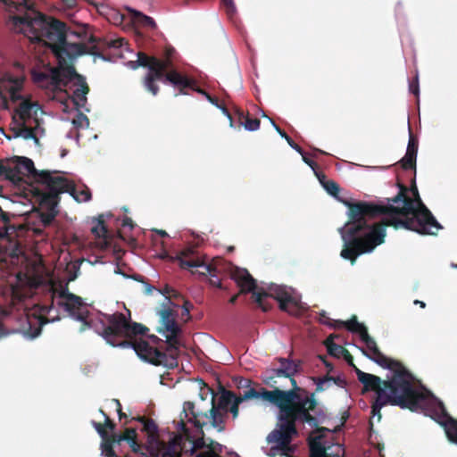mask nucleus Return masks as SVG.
Segmentation results:
<instances>
[{
	"instance_id": "47",
	"label": "nucleus",
	"mask_w": 457,
	"mask_h": 457,
	"mask_svg": "<svg viewBox=\"0 0 457 457\" xmlns=\"http://www.w3.org/2000/svg\"><path fill=\"white\" fill-rule=\"evenodd\" d=\"M409 90L413 95H415L417 96H419L420 87H419V77H418V74H416L415 78L410 82V84H409Z\"/></svg>"
},
{
	"instance_id": "11",
	"label": "nucleus",
	"mask_w": 457,
	"mask_h": 457,
	"mask_svg": "<svg viewBox=\"0 0 457 457\" xmlns=\"http://www.w3.org/2000/svg\"><path fill=\"white\" fill-rule=\"evenodd\" d=\"M254 302L263 311L268 312L271 309L270 299L278 302L279 308L291 315L298 316L301 314V304L299 300L295 297L286 287L277 286L270 293L265 291L253 292Z\"/></svg>"
},
{
	"instance_id": "9",
	"label": "nucleus",
	"mask_w": 457,
	"mask_h": 457,
	"mask_svg": "<svg viewBox=\"0 0 457 457\" xmlns=\"http://www.w3.org/2000/svg\"><path fill=\"white\" fill-rule=\"evenodd\" d=\"M112 346H129L137 355L153 365H162L169 369L178 366L180 345H112ZM187 345H181L186 348Z\"/></svg>"
},
{
	"instance_id": "8",
	"label": "nucleus",
	"mask_w": 457,
	"mask_h": 457,
	"mask_svg": "<svg viewBox=\"0 0 457 457\" xmlns=\"http://www.w3.org/2000/svg\"><path fill=\"white\" fill-rule=\"evenodd\" d=\"M174 260L178 261L181 269H200L192 270V273H198L204 277L210 276L209 282L212 286L220 289L223 288L221 279L219 278V274L221 272L220 265L223 262L221 259H212L209 262L207 256L199 255L194 246H188L179 252Z\"/></svg>"
},
{
	"instance_id": "19",
	"label": "nucleus",
	"mask_w": 457,
	"mask_h": 457,
	"mask_svg": "<svg viewBox=\"0 0 457 457\" xmlns=\"http://www.w3.org/2000/svg\"><path fill=\"white\" fill-rule=\"evenodd\" d=\"M91 46H88L82 42H74L71 43L67 40V37L63 39V44H61L60 46H57V49L54 53L58 58L59 62L62 63V61L64 62L66 61L71 62L76 57L89 54V50Z\"/></svg>"
},
{
	"instance_id": "32",
	"label": "nucleus",
	"mask_w": 457,
	"mask_h": 457,
	"mask_svg": "<svg viewBox=\"0 0 457 457\" xmlns=\"http://www.w3.org/2000/svg\"><path fill=\"white\" fill-rule=\"evenodd\" d=\"M266 393H288V390L283 391V390H280L279 388H276L272 391H269V390H266L265 388H262L261 392H258L254 388L250 387L247 390H245L243 395H240L238 396V398L242 402H244L245 400L253 399V398H256V399L262 398L265 401L270 402V400L266 398V395H265Z\"/></svg>"
},
{
	"instance_id": "31",
	"label": "nucleus",
	"mask_w": 457,
	"mask_h": 457,
	"mask_svg": "<svg viewBox=\"0 0 457 457\" xmlns=\"http://www.w3.org/2000/svg\"><path fill=\"white\" fill-rule=\"evenodd\" d=\"M51 303L44 304L40 306L39 313L37 316L38 323L40 327L44 324L48 323L49 321H54L59 320L58 316L51 315V312L54 311V293L50 295Z\"/></svg>"
},
{
	"instance_id": "57",
	"label": "nucleus",
	"mask_w": 457,
	"mask_h": 457,
	"mask_svg": "<svg viewBox=\"0 0 457 457\" xmlns=\"http://www.w3.org/2000/svg\"><path fill=\"white\" fill-rule=\"evenodd\" d=\"M301 155L303 156V162H304L306 164H308L310 167L313 168V167L316 165V163H315L312 160H311L310 158H308V157L305 155V153H304V152H303V154H301Z\"/></svg>"
},
{
	"instance_id": "33",
	"label": "nucleus",
	"mask_w": 457,
	"mask_h": 457,
	"mask_svg": "<svg viewBox=\"0 0 457 457\" xmlns=\"http://www.w3.org/2000/svg\"><path fill=\"white\" fill-rule=\"evenodd\" d=\"M445 420L442 422V425L445 428L446 436L448 439L457 445V420L453 418L445 415Z\"/></svg>"
},
{
	"instance_id": "53",
	"label": "nucleus",
	"mask_w": 457,
	"mask_h": 457,
	"mask_svg": "<svg viewBox=\"0 0 457 457\" xmlns=\"http://www.w3.org/2000/svg\"><path fill=\"white\" fill-rule=\"evenodd\" d=\"M235 112L237 116L239 124L243 125L244 121L245 120V118L248 116V114H245V112L239 108H237L235 110Z\"/></svg>"
},
{
	"instance_id": "17",
	"label": "nucleus",
	"mask_w": 457,
	"mask_h": 457,
	"mask_svg": "<svg viewBox=\"0 0 457 457\" xmlns=\"http://www.w3.org/2000/svg\"><path fill=\"white\" fill-rule=\"evenodd\" d=\"M21 102L16 107L12 120L14 123H30L32 120L36 127H39L40 122L37 118V113L40 111V105L37 102H32L29 99H20Z\"/></svg>"
},
{
	"instance_id": "21",
	"label": "nucleus",
	"mask_w": 457,
	"mask_h": 457,
	"mask_svg": "<svg viewBox=\"0 0 457 457\" xmlns=\"http://www.w3.org/2000/svg\"><path fill=\"white\" fill-rule=\"evenodd\" d=\"M337 323L338 324L339 329L345 328L353 335L357 336L361 343H375L369 335L366 325L360 322L356 315H352L349 320H341Z\"/></svg>"
},
{
	"instance_id": "42",
	"label": "nucleus",
	"mask_w": 457,
	"mask_h": 457,
	"mask_svg": "<svg viewBox=\"0 0 457 457\" xmlns=\"http://www.w3.org/2000/svg\"><path fill=\"white\" fill-rule=\"evenodd\" d=\"M331 379H332V377L329 376V375H326L323 378H315L314 381L316 383V392H322V391H324L326 389L325 388V385L327 383L330 382Z\"/></svg>"
},
{
	"instance_id": "16",
	"label": "nucleus",
	"mask_w": 457,
	"mask_h": 457,
	"mask_svg": "<svg viewBox=\"0 0 457 457\" xmlns=\"http://www.w3.org/2000/svg\"><path fill=\"white\" fill-rule=\"evenodd\" d=\"M25 75H14L12 72H4L0 76V95L8 94L12 102L21 98V92L23 89Z\"/></svg>"
},
{
	"instance_id": "14",
	"label": "nucleus",
	"mask_w": 457,
	"mask_h": 457,
	"mask_svg": "<svg viewBox=\"0 0 457 457\" xmlns=\"http://www.w3.org/2000/svg\"><path fill=\"white\" fill-rule=\"evenodd\" d=\"M34 194L41 207L46 209V212H42L40 214L42 222L45 225L51 224L58 213L56 208L60 202V191L54 187H48L45 190L36 188Z\"/></svg>"
},
{
	"instance_id": "62",
	"label": "nucleus",
	"mask_w": 457,
	"mask_h": 457,
	"mask_svg": "<svg viewBox=\"0 0 457 457\" xmlns=\"http://www.w3.org/2000/svg\"><path fill=\"white\" fill-rule=\"evenodd\" d=\"M157 234L160 235L162 237H168V234L165 230H156Z\"/></svg>"
},
{
	"instance_id": "15",
	"label": "nucleus",
	"mask_w": 457,
	"mask_h": 457,
	"mask_svg": "<svg viewBox=\"0 0 457 457\" xmlns=\"http://www.w3.org/2000/svg\"><path fill=\"white\" fill-rule=\"evenodd\" d=\"M58 305L62 306L77 320L86 321L88 311L83 308L81 297L63 289L60 291Z\"/></svg>"
},
{
	"instance_id": "20",
	"label": "nucleus",
	"mask_w": 457,
	"mask_h": 457,
	"mask_svg": "<svg viewBox=\"0 0 457 457\" xmlns=\"http://www.w3.org/2000/svg\"><path fill=\"white\" fill-rule=\"evenodd\" d=\"M57 178L62 179L63 183L53 184L52 187H55L57 191H60V195L62 193H69L77 202H88L91 197L90 189L87 187L83 188H78L71 181L68 179L57 174Z\"/></svg>"
},
{
	"instance_id": "56",
	"label": "nucleus",
	"mask_w": 457,
	"mask_h": 457,
	"mask_svg": "<svg viewBox=\"0 0 457 457\" xmlns=\"http://www.w3.org/2000/svg\"><path fill=\"white\" fill-rule=\"evenodd\" d=\"M250 383H251L250 379L241 378H239L237 386L238 387H248Z\"/></svg>"
},
{
	"instance_id": "30",
	"label": "nucleus",
	"mask_w": 457,
	"mask_h": 457,
	"mask_svg": "<svg viewBox=\"0 0 457 457\" xmlns=\"http://www.w3.org/2000/svg\"><path fill=\"white\" fill-rule=\"evenodd\" d=\"M69 61L65 62L62 61V63L59 62L61 72V79L65 83V86L68 82H78L79 77H83L76 71L75 67L72 64L68 63Z\"/></svg>"
},
{
	"instance_id": "27",
	"label": "nucleus",
	"mask_w": 457,
	"mask_h": 457,
	"mask_svg": "<svg viewBox=\"0 0 457 457\" xmlns=\"http://www.w3.org/2000/svg\"><path fill=\"white\" fill-rule=\"evenodd\" d=\"M358 380L363 385L367 391H374L375 393L383 388L384 381L376 375L363 372L360 370L356 371Z\"/></svg>"
},
{
	"instance_id": "51",
	"label": "nucleus",
	"mask_w": 457,
	"mask_h": 457,
	"mask_svg": "<svg viewBox=\"0 0 457 457\" xmlns=\"http://www.w3.org/2000/svg\"><path fill=\"white\" fill-rule=\"evenodd\" d=\"M242 403L239 398H237L228 408V411L232 413L234 419L238 416L239 412V404Z\"/></svg>"
},
{
	"instance_id": "38",
	"label": "nucleus",
	"mask_w": 457,
	"mask_h": 457,
	"mask_svg": "<svg viewBox=\"0 0 457 457\" xmlns=\"http://www.w3.org/2000/svg\"><path fill=\"white\" fill-rule=\"evenodd\" d=\"M342 320H334L328 316L327 312L322 311L320 312L319 321L321 324L328 326L334 329H339L338 324L337 322L341 321Z\"/></svg>"
},
{
	"instance_id": "4",
	"label": "nucleus",
	"mask_w": 457,
	"mask_h": 457,
	"mask_svg": "<svg viewBox=\"0 0 457 457\" xmlns=\"http://www.w3.org/2000/svg\"><path fill=\"white\" fill-rule=\"evenodd\" d=\"M129 318L122 312H114L106 316V326L103 330V337L110 338H120L119 343H148L144 337L153 340V343H180L186 341L184 332L176 320L177 313L168 305L162 304V308L157 311L160 317L157 332L163 336L162 340L155 335H149V328L130 320V312L128 311Z\"/></svg>"
},
{
	"instance_id": "61",
	"label": "nucleus",
	"mask_w": 457,
	"mask_h": 457,
	"mask_svg": "<svg viewBox=\"0 0 457 457\" xmlns=\"http://www.w3.org/2000/svg\"><path fill=\"white\" fill-rule=\"evenodd\" d=\"M240 295V294L238 293V294L234 295L233 296H231V297H230V299H229V303H230L231 304H235V303H237V298H238V295Z\"/></svg>"
},
{
	"instance_id": "39",
	"label": "nucleus",
	"mask_w": 457,
	"mask_h": 457,
	"mask_svg": "<svg viewBox=\"0 0 457 457\" xmlns=\"http://www.w3.org/2000/svg\"><path fill=\"white\" fill-rule=\"evenodd\" d=\"M323 187L325 190L332 196L338 197L340 187L337 182L334 180H328L325 183H323Z\"/></svg>"
},
{
	"instance_id": "24",
	"label": "nucleus",
	"mask_w": 457,
	"mask_h": 457,
	"mask_svg": "<svg viewBox=\"0 0 457 457\" xmlns=\"http://www.w3.org/2000/svg\"><path fill=\"white\" fill-rule=\"evenodd\" d=\"M88 42L91 44V48L89 50V54L98 56L102 59H104L103 52L108 48H120L125 43L124 38H116L107 40L104 38H97L94 36H90Z\"/></svg>"
},
{
	"instance_id": "35",
	"label": "nucleus",
	"mask_w": 457,
	"mask_h": 457,
	"mask_svg": "<svg viewBox=\"0 0 457 457\" xmlns=\"http://www.w3.org/2000/svg\"><path fill=\"white\" fill-rule=\"evenodd\" d=\"M328 347V353L332 356L339 358L344 356L345 360H352L349 352L344 347V345H325Z\"/></svg>"
},
{
	"instance_id": "37",
	"label": "nucleus",
	"mask_w": 457,
	"mask_h": 457,
	"mask_svg": "<svg viewBox=\"0 0 457 457\" xmlns=\"http://www.w3.org/2000/svg\"><path fill=\"white\" fill-rule=\"evenodd\" d=\"M270 120V122L271 124L273 125L274 129H276V131L282 137H284L287 142L288 143V145L293 148L295 149L296 152H298L300 154H303V148L297 145L286 132L285 130L281 129L279 126H278L275 121L271 119Z\"/></svg>"
},
{
	"instance_id": "49",
	"label": "nucleus",
	"mask_w": 457,
	"mask_h": 457,
	"mask_svg": "<svg viewBox=\"0 0 457 457\" xmlns=\"http://www.w3.org/2000/svg\"><path fill=\"white\" fill-rule=\"evenodd\" d=\"M228 15L231 16L236 12V6L233 0H221Z\"/></svg>"
},
{
	"instance_id": "55",
	"label": "nucleus",
	"mask_w": 457,
	"mask_h": 457,
	"mask_svg": "<svg viewBox=\"0 0 457 457\" xmlns=\"http://www.w3.org/2000/svg\"><path fill=\"white\" fill-rule=\"evenodd\" d=\"M122 227H129L130 229H132L134 228V223H133V220L131 218L129 217H125L123 220H122V223H121Z\"/></svg>"
},
{
	"instance_id": "18",
	"label": "nucleus",
	"mask_w": 457,
	"mask_h": 457,
	"mask_svg": "<svg viewBox=\"0 0 457 457\" xmlns=\"http://www.w3.org/2000/svg\"><path fill=\"white\" fill-rule=\"evenodd\" d=\"M31 79L38 87L46 89L54 90L65 87V83L61 79V72L55 68H49L45 71L34 69L31 71Z\"/></svg>"
},
{
	"instance_id": "25",
	"label": "nucleus",
	"mask_w": 457,
	"mask_h": 457,
	"mask_svg": "<svg viewBox=\"0 0 457 457\" xmlns=\"http://www.w3.org/2000/svg\"><path fill=\"white\" fill-rule=\"evenodd\" d=\"M419 147L418 138L410 133V138L405 155L400 160L401 167L407 170H416V159Z\"/></svg>"
},
{
	"instance_id": "34",
	"label": "nucleus",
	"mask_w": 457,
	"mask_h": 457,
	"mask_svg": "<svg viewBox=\"0 0 457 457\" xmlns=\"http://www.w3.org/2000/svg\"><path fill=\"white\" fill-rule=\"evenodd\" d=\"M129 11L132 14V21L134 23L152 29H154L156 27V23L153 18L146 16L144 13L136 10L129 9Z\"/></svg>"
},
{
	"instance_id": "52",
	"label": "nucleus",
	"mask_w": 457,
	"mask_h": 457,
	"mask_svg": "<svg viewBox=\"0 0 457 457\" xmlns=\"http://www.w3.org/2000/svg\"><path fill=\"white\" fill-rule=\"evenodd\" d=\"M193 344L197 343V341L202 343H207L212 340L211 337L206 334H196L193 337Z\"/></svg>"
},
{
	"instance_id": "26",
	"label": "nucleus",
	"mask_w": 457,
	"mask_h": 457,
	"mask_svg": "<svg viewBox=\"0 0 457 457\" xmlns=\"http://www.w3.org/2000/svg\"><path fill=\"white\" fill-rule=\"evenodd\" d=\"M238 398L235 393L229 390L223 389L218 398V402H215V397L212 398V407L215 408L218 412L223 418L225 421V418L227 413L228 412L229 406Z\"/></svg>"
},
{
	"instance_id": "54",
	"label": "nucleus",
	"mask_w": 457,
	"mask_h": 457,
	"mask_svg": "<svg viewBox=\"0 0 457 457\" xmlns=\"http://www.w3.org/2000/svg\"><path fill=\"white\" fill-rule=\"evenodd\" d=\"M331 381L340 387H345L346 386V381L340 377H332Z\"/></svg>"
},
{
	"instance_id": "63",
	"label": "nucleus",
	"mask_w": 457,
	"mask_h": 457,
	"mask_svg": "<svg viewBox=\"0 0 457 457\" xmlns=\"http://www.w3.org/2000/svg\"><path fill=\"white\" fill-rule=\"evenodd\" d=\"M117 412H118V415H119L120 420H121V419H123V418H126V417H127V416H126V414L122 411V410H121V409L117 410Z\"/></svg>"
},
{
	"instance_id": "23",
	"label": "nucleus",
	"mask_w": 457,
	"mask_h": 457,
	"mask_svg": "<svg viewBox=\"0 0 457 457\" xmlns=\"http://www.w3.org/2000/svg\"><path fill=\"white\" fill-rule=\"evenodd\" d=\"M231 278L240 287L239 294L252 293V298L254 300L253 292H256V281L245 269L236 268L231 272Z\"/></svg>"
},
{
	"instance_id": "22",
	"label": "nucleus",
	"mask_w": 457,
	"mask_h": 457,
	"mask_svg": "<svg viewBox=\"0 0 457 457\" xmlns=\"http://www.w3.org/2000/svg\"><path fill=\"white\" fill-rule=\"evenodd\" d=\"M137 420L142 423V431L147 436L146 444L144 445V448H150V446L160 447L166 445L167 441L161 440L159 438V429L156 423L152 419H147L144 416H139Z\"/></svg>"
},
{
	"instance_id": "60",
	"label": "nucleus",
	"mask_w": 457,
	"mask_h": 457,
	"mask_svg": "<svg viewBox=\"0 0 457 457\" xmlns=\"http://www.w3.org/2000/svg\"><path fill=\"white\" fill-rule=\"evenodd\" d=\"M335 337H337V336L334 335V334H331L325 340H323L321 343H334Z\"/></svg>"
},
{
	"instance_id": "1",
	"label": "nucleus",
	"mask_w": 457,
	"mask_h": 457,
	"mask_svg": "<svg viewBox=\"0 0 457 457\" xmlns=\"http://www.w3.org/2000/svg\"><path fill=\"white\" fill-rule=\"evenodd\" d=\"M399 192L388 198V205L367 202H345L348 221L338 228L344 242L340 256L353 265L358 256L372 252L384 243L386 227L403 228L422 235H436L442 228L423 204L415 180L409 188L398 182Z\"/></svg>"
},
{
	"instance_id": "58",
	"label": "nucleus",
	"mask_w": 457,
	"mask_h": 457,
	"mask_svg": "<svg viewBox=\"0 0 457 457\" xmlns=\"http://www.w3.org/2000/svg\"><path fill=\"white\" fill-rule=\"evenodd\" d=\"M381 409H378V411L376 410L373 409V403L371 404V414L372 416H378V420L379 421L380 419H381V412H380Z\"/></svg>"
},
{
	"instance_id": "41",
	"label": "nucleus",
	"mask_w": 457,
	"mask_h": 457,
	"mask_svg": "<svg viewBox=\"0 0 457 457\" xmlns=\"http://www.w3.org/2000/svg\"><path fill=\"white\" fill-rule=\"evenodd\" d=\"M243 125L245 128V129L254 131L260 128V120L256 118L253 119L247 116Z\"/></svg>"
},
{
	"instance_id": "29",
	"label": "nucleus",
	"mask_w": 457,
	"mask_h": 457,
	"mask_svg": "<svg viewBox=\"0 0 457 457\" xmlns=\"http://www.w3.org/2000/svg\"><path fill=\"white\" fill-rule=\"evenodd\" d=\"M36 124L34 127L30 123H15V126L12 129L15 137H22L26 140L33 139L35 143L38 144L39 140L36 135Z\"/></svg>"
},
{
	"instance_id": "12",
	"label": "nucleus",
	"mask_w": 457,
	"mask_h": 457,
	"mask_svg": "<svg viewBox=\"0 0 457 457\" xmlns=\"http://www.w3.org/2000/svg\"><path fill=\"white\" fill-rule=\"evenodd\" d=\"M279 363V367L277 369L267 370L264 372L262 381L264 384L270 387L278 388L277 386V378H287L293 386V388L296 393L301 388L297 386L296 381L294 378L295 375L299 371L303 361L298 359H291L290 356L287 358L278 357L275 359Z\"/></svg>"
},
{
	"instance_id": "48",
	"label": "nucleus",
	"mask_w": 457,
	"mask_h": 457,
	"mask_svg": "<svg viewBox=\"0 0 457 457\" xmlns=\"http://www.w3.org/2000/svg\"><path fill=\"white\" fill-rule=\"evenodd\" d=\"M93 426L102 438H106V436H111V434H109L108 431H106L104 424L93 421Z\"/></svg>"
},
{
	"instance_id": "6",
	"label": "nucleus",
	"mask_w": 457,
	"mask_h": 457,
	"mask_svg": "<svg viewBox=\"0 0 457 457\" xmlns=\"http://www.w3.org/2000/svg\"><path fill=\"white\" fill-rule=\"evenodd\" d=\"M23 16L13 17V24L31 41L42 42L54 53L67 37L66 24L33 9Z\"/></svg>"
},
{
	"instance_id": "3",
	"label": "nucleus",
	"mask_w": 457,
	"mask_h": 457,
	"mask_svg": "<svg viewBox=\"0 0 457 457\" xmlns=\"http://www.w3.org/2000/svg\"><path fill=\"white\" fill-rule=\"evenodd\" d=\"M369 358L393 373L391 378L384 380L383 388L376 392L373 409H378L391 404L417 411L423 409L427 396L419 391L415 386L413 375L402 362L391 359L378 349V345H361L359 347Z\"/></svg>"
},
{
	"instance_id": "10",
	"label": "nucleus",
	"mask_w": 457,
	"mask_h": 457,
	"mask_svg": "<svg viewBox=\"0 0 457 457\" xmlns=\"http://www.w3.org/2000/svg\"><path fill=\"white\" fill-rule=\"evenodd\" d=\"M11 181L16 182L21 179L22 176L31 177L36 183L46 187H52L53 184L63 183L64 181L57 178L59 170H37L31 159L23 156H16L11 160Z\"/></svg>"
},
{
	"instance_id": "40",
	"label": "nucleus",
	"mask_w": 457,
	"mask_h": 457,
	"mask_svg": "<svg viewBox=\"0 0 457 457\" xmlns=\"http://www.w3.org/2000/svg\"><path fill=\"white\" fill-rule=\"evenodd\" d=\"M205 98L212 103V104L216 105L217 107L220 108L223 112V113L229 119L230 126H233V119L228 112V110L225 106H221L219 104V99L217 97L212 96L209 93L205 94Z\"/></svg>"
},
{
	"instance_id": "59",
	"label": "nucleus",
	"mask_w": 457,
	"mask_h": 457,
	"mask_svg": "<svg viewBox=\"0 0 457 457\" xmlns=\"http://www.w3.org/2000/svg\"><path fill=\"white\" fill-rule=\"evenodd\" d=\"M317 177L320 182V184L323 186V183H325L326 181H328V179H327L326 175L323 174V173H320V174H317Z\"/></svg>"
},
{
	"instance_id": "13",
	"label": "nucleus",
	"mask_w": 457,
	"mask_h": 457,
	"mask_svg": "<svg viewBox=\"0 0 457 457\" xmlns=\"http://www.w3.org/2000/svg\"><path fill=\"white\" fill-rule=\"evenodd\" d=\"M122 441H126L129 444L133 453H141V450L144 448L142 443L137 440L136 428H127L121 434H111L106 438H102V453L106 457H116L113 446L116 444L120 445Z\"/></svg>"
},
{
	"instance_id": "2",
	"label": "nucleus",
	"mask_w": 457,
	"mask_h": 457,
	"mask_svg": "<svg viewBox=\"0 0 457 457\" xmlns=\"http://www.w3.org/2000/svg\"><path fill=\"white\" fill-rule=\"evenodd\" d=\"M265 395L270 403L278 408L276 427L266 438L267 443L272 445L270 451L280 450L281 455L285 456H289L294 452L291 443L298 436L297 421L308 424L318 436L330 431L325 427H319L326 417L322 411H316L315 415L311 413L318 406L315 393L303 397L294 389H290L288 393H266Z\"/></svg>"
},
{
	"instance_id": "28",
	"label": "nucleus",
	"mask_w": 457,
	"mask_h": 457,
	"mask_svg": "<svg viewBox=\"0 0 457 457\" xmlns=\"http://www.w3.org/2000/svg\"><path fill=\"white\" fill-rule=\"evenodd\" d=\"M72 100L77 107H84L87 103V95L89 92V87L85 77H79V81L74 82Z\"/></svg>"
},
{
	"instance_id": "50",
	"label": "nucleus",
	"mask_w": 457,
	"mask_h": 457,
	"mask_svg": "<svg viewBox=\"0 0 457 457\" xmlns=\"http://www.w3.org/2000/svg\"><path fill=\"white\" fill-rule=\"evenodd\" d=\"M100 412L104 417V426L105 429L106 430L109 429L110 431H113L115 427H116L115 423L109 418V416L102 409H100Z\"/></svg>"
},
{
	"instance_id": "64",
	"label": "nucleus",
	"mask_w": 457,
	"mask_h": 457,
	"mask_svg": "<svg viewBox=\"0 0 457 457\" xmlns=\"http://www.w3.org/2000/svg\"><path fill=\"white\" fill-rule=\"evenodd\" d=\"M414 304H419L421 308H425L426 307V303L422 301H420V300H415L414 301Z\"/></svg>"
},
{
	"instance_id": "45",
	"label": "nucleus",
	"mask_w": 457,
	"mask_h": 457,
	"mask_svg": "<svg viewBox=\"0 0 457 457\" xmlns=\"http://www.w3.org/2000/svg\"><path fill=\"white\" fill-rule=\"evenodd\" d=\"M11 161H9L6 165L0 162V176H4L5 179L11 180Z\"/></svg>"
},
{
	"instance_id": "43",
	"label": "nucleus",
	"mask_w": 457,
	"mask_h": 457,
	"mask_svg": "<svg viewBox=\"0 0 457 457\" xmlns=\"http://www.w3.org/2000/svg\"><path fill=\"white\" fill-rule=\"evenodd\" d=\"M107 15H108L107 16L108 21L112 22L115 25H119L123 22V19H124L123 15L115 10H110V12Z\"/></svg>"
},
{
	"instance_id": "7",
	"label": "nucleus",
	"mask_w": 457,
	"mask_h": 457,
	"mask_svg": "<svg viewBox=\"0 0 457 457\" xmlns=\"http://www.w3.org/2000/svg\"><path fill=\"white\" fill-rule=\"evenodd\" d=\"M171 65L170 53L162 60L155 56H150L144 52H138L137 62H131L133 69L139 66L148 69L141 82L145 89L153 96H157L160 91L157 81L170 83L176 88H179L180 94H186L185 87H191L192 81L188 79L187 76L181 74L177 70L170 69Z\"/></svg>"
},
{
	"instance_id": "36",
	"label": "nucleus",
	"mask_w": 457,
	"mask_h": 457,
	"mask_svg": "<svg viewBox=\"0 0 457 457\" xmlns=\"http://www.w3.org/2000/svg\"><path fill=\"white\" fill-rule=\"evenodd\" d=\"M91 232L97 238H106L107 237L108 230L104 224V220L103 215H100L97 218V224L91 228Z\"/></svg>"
},
{
	"instance_id": "44",
	"label": "nucleus",
	"mask_w": 457,
	"mask_h": 457,
	"mask_svg": "<svg viewBox=\"0 0 457 457\" xmlns=\"http://www.w3.org/2000/svg\"><path fill=\"white\" fill-rule=\"evenodd\" d=\"M72 123L76 128H82L84 125H89V120L85 114L79 112L77 117L73 119Z\"/></svg>"
},
{
	"instance_id": "5",
	"label": "nucleus",
	"mask_w": 457,
	"mask_h": 457,
	"mask_svg": "<svg viewBox=\"0 0 457 457\" xmlns=\"http://www.w3.org/2000/svg\"><path fill=\"white\" fill-rule=\"evenodd\" d=\"M183 413L187 422L192 423L198 429V435L196 437L193 436L184 420L181 419L178 426V429L181 433L175 436H183L182 442L184 445L189 442H198L200 439H203L204 442V445L194 453V457H222L220 454L223 451V445L212 438H205L203 430V428L208 423L219 432L225 430L224 420L220 412L212 407L206 411L195 410V403L188 401L184 403Z\"/></svg>"
},
{
	"instance_id": "46",
	"label": "nucleus",
	"mask_w": 457,
	"mask_h": 457,
	"mask_svg": "<svg viewBox=\"0 0 457 457\" xmlns=\"http://www.w3.org/2000/svg\"><path fill=\"white\" fill-rule=\"evenodd\" d=\"M188 79L192 81V86L185 87V90H184L186 92L185 95L188 94L187 93V89H192L194 91H196V92H198L199 94H201V95H203L204 96H205V94H208L205 90H204V89H202V88H200V87H198L196 86V82H195V79H190V78H188ZM179 95H181L179 91V93L175 94V96H178Z\"/></svg>"
}]
</instances>
